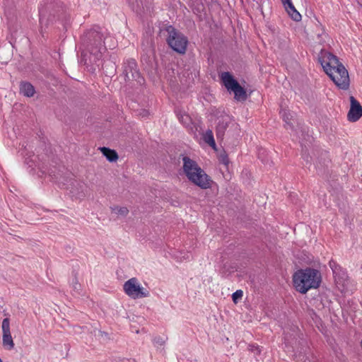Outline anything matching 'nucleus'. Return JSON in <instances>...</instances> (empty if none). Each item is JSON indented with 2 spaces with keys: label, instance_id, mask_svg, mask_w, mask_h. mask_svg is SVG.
<instances>
[{
  "label": "nucleus",
  "instance_id": "obj_1",
  "mask_svg": "<svg viewBox=\"0 0 362 362\" xmlns=\"http://www.w3.org/2000/svg\"><path fill=\"white\" fill-rule=\"evenodd\" d=\"M107 34L99 26H95L87 30L81 37V62L84 64L95 63L106 51L105 40Z\"/></svg>",
  "mask_w": 362,
  "mask_h": 362
},
{
  "label": "nucleus",
  "instance_id": "obj_2",
  "mask_svg": "<svg viewBox=\"0 0 362 362\" xmlns=\"http://www.w3.org/2000/svg\"><path fill=\"white\" fill-rule=\"evenodd\" d=\"M320 272L315 269H299L293 276V286L296 291L305 293L312 288H317L321 283Z\"/></svg>",
  "mask_w": 362,
  "mask_h": 362
},
{
  "label": "nucleus",
  "instance_id": "obj_3",
  "mask_svg": "<svg viewBox=\"0 0 362 362\" xmlns=\"http://www.w3.org/2000/svg\"><path fill=\"white\" fill-rule=\"evenodd\" d=\"M328 59L329 62H322L325 71L337 87L342 90H347L349 87V76L347 70L339 62L335 56L331 54Z\"/></svg>",
  "mask_w": 362,
  "mask_h": 362
},
{
  "label": "nucleus",
  "instance_id": "obj_4",
  "mask_svg": "<svg viewBox=\"0 0 362 362\" xmlns=\"http://www.w3.org/2000/svg\"><path fill=\"white\" fill-rule=\"evenodd\" d=\"M166 31L168 33L167 42L169 46L177 53L184 54L188 44L187 38L172 25L168 26Z\"/></svg>",
  "mask_w": 362,
  "mask_h": 362
},
{
  "label": "nucleus",
  "instance_id": "obj_5",
  "mask_svg": "<svg viewBox=\"0 0 362 362\" xmlns=\"http://www.w3.org/2000/svg\"><path fill=\"white\" fill-rule=\"evenodd\" d=\"M221 79L226 88L234 93V98L236 100L245 101L247 99L246 90L234 78L230 73L228 71L221 73Z\"/></svg>",
  "mask_w": 362,
  "mask_h": 362
},
{
  "label": "nucleus",
  "instance_id": "obj_6",
  "mask_svg": "<svg viewBox=\"0 0 362 362\" xmlns=\"http://www.w3.org/2000/svg\"><path fill=\"white\" fill-rule=\"evenodd\" d=\"M123 289L127 296L134 299L149 296V292L146 288L141 286L137 279L134 277L131 278L124 284Z\"/></svg>",
  "mask_w": 362,
  "mask_h": 362
},
{
  "label": "nucleus",
  "instance_id": "obj_7",
  "mask_svg": "<svg viewBox=\"0 0 362 362\" xmlns=\"http://www.w3.org/2000/svg\"><path fill=\"white\" fill-rule=\"evenodd\" d=\"M123 74L124 78L127 81H136L138 84L141 85L144 82V78L141 76L135 59H127L123 64Z\"/></svg>",
  "mask_w": 362,
  "mask_h": 362
},
{
  "label": "nucleus",
  "instance_id": "obj_8",
  "mask_svg": "<svg viewBox=\"0 0 362 362\" xmlns=\"http://www.w3.org/2000/svg\"><path fill=\"white\" fill-rule=\"evenodd\" d=\"M192 183L199 187L202 189H207L211 187L213 181L203 169H198L194 175L188 179Z\"/></svg>",
  "mask_w": 362,
  "mask_h": 362
},
{
  "label": "nucleus",
  "instance_id": "obj_9",
  "mask_svg": "<svg viewBox=\"0 0 362 362\" xmlns=\"http://www.w3.org/2000/svg\"><path fill=\"white\" fill-rule=\"evenodd\" d=\"M2 344L7 350H11L14 348V342L11 337L10 330V320L8 318H4L2 321Z\"/></svg>",
  "mask_w": 362,
  "mask_h": 362
},
{
  "label": "nucleus",
  "instance_id": "obj_10",
  "mask_svg": "<svg viewBox=\"0 0 362 362\" xmlns=\"http://www.w3.org/2000/svg\"><path fill=\"white\" fill-rule=\"evenodd\" d=\"M350 103L347 117L350 122H356L362 117V106L354 96H350Z\"/></svg>",
  "mask_w": 362,
  "mask_h": 362
},
{
  "label": "nucleus",
  "instance_id": "obj_11",
  "mask_svg": "<svg viewBox=\"0 0 362 362\" xmlns=\"http://www.w3.org/2000/svg\"><path fill=\"white\" fill-rule=\"evenodd\" d=\"M182 161L183 170L187 179H189L192 175H194L197 173V170L198 171V169H201L194 160L187 156H184L182 158Z\"/></svg>",
  "mask_w": 362,
  "mask_h": 362
},
{
  "label": "nucleus",
  "instance_id": "obj_12",
  "mask_svg": "<svg viewBox=\"0 0 362 362\" xmlns=\"http://www.w3.org/2000/svg\"><path fill=\"white\" fill-rule=\"evenodd\" d=\"M281 1L291 18L295 21H300L301 20V15L294 7L291 0H281Z\"/></svg>",
  "mask_w": 362,
  "mask_h": 362
},
{
  "label": "nucleus",
  "instance_id": "obj_13",
  "mask_svg": "<svg viewBox=\"0 0 362 362\" xmlns=\"http://www.w3.org/2000/svg\"><path fill=\"white\" fill-rule=\"evenodd\" d=\"M50 8L51 4H47L45 6H41L39 8L40 23L42 28L44 25L47 27L49 21H52V20L47 17V13Z\"/></svg>",
  "mask_w": 362,
  "mask_h": 362
},
{
  "label": "nucleus",
  "instance_id": "obj_14",
  "mask_svg": "<svg viewBox=\"0 0 362 362\" xmlns=\"http://www.w3.org/2000/svg\"><path fill=\"white\" fill-rule=\"evenodd\" d=\"M229 118L228 117H222L218 119V122L216 125V136L218 139H222L225 132L228 127Z\"/></svg>",
  "mask_w": 362,
  "mask_h": 362
},
{
  "label": "nucleus",
  "instance_id": "obj_15",
  "mask_svg": "<svg viewBox=\"0 0 362 362\" xmlns=\"http://www.w3.org/2000/svg\"><path fill=\"white\" fill-rule=\"evenodd\" d=\"M35 88L29 82H22L20 84V93L24 96L30 98L35 94Z\"/></svg>",
  "mask_w": 362,
  "mask_h": 362
},
{
  "label": "nucleus",
  "instance_id": "obj_16",
  "mask_svg": "<svg viewBox=\"0 0 362 362\" xmlns=\"http://www.w3.org/2000/svg\"><path fill=\"white\" fill-rule=\"evenodd\" d=\"M329 267L332 269L335 279L338 276L339 280L344 279L346 274L342 271L341 267L334 260L329 262Z\"/></svg>",
  "mask_w": 362,
  "mask_h": 362
},
{
  "label": "nucleus",
  "instance_id": "obj_17",
  "mask_svg": "<svg viewBox=\"0 0 362 362\" xmlns=\"http://www.w3.org/2000/svg\"><path fill=\"white\" fill-rule=\"evenodd\" d=\"M103 156L110 162L116 161L118 159V155L115 150H112L107 147H102L100 148Z\"/></svg>",
  "mask_w": 362,
  "mask_h": 362
},
{
  "label": "nucleus",
  "instance_id": "obj_18",
  "mask_svg": "<svg viewBox=\"0 0 362 362\" xmlns=\"http://www.w3.org/2000/svg\"><path fill=\"white\" fill-rule=\"evenodd\" d=\"M177 117L180 122L185 127H188L191 124V118L185 112L181 110L175 111Z\"/></svg>",
  "mask_w": 362,
  "mask_h": 362
},
{
  "label": "nucleus",
  "instance_id": "obj_19",
  "mask_svg": "<svg viewBox=\"0 0 362 362\" xmlns=\"http://www.w3.org/2000/svg\"><path fill=\"white\" fill-rule=\"evenodd\" d=\"M204 141L212 148L216 147V143L214 139V134L211 130L209 129L203 135Z\"/></svg>",
  "mask_w": 362,
  "mask_h": 362
},
{
  "label": "nucleus",
  "instance_id": "obj_20",
  "mask_svg": "<svg viewBox=\"0 0 362 362\" xmlns=\"http://www.w3.org/2000/svg\"><path fill=\"white\" fill-rule=\"evenodd\" d=\"M111 210L113 213L121 216H126L129 213V209L125 206L119 207L116 206L111 207Z\"/></svg>",
  "mask_w": 362,
  "mask_h": 362
},
{
  "label": "nucleus",
  "instance_id": "obj_21",
  "mask_svg": "<svg viewBox=\"0 0 362 362\" xmlns=\"http://www.w3.org/2000/svg\"><path fill=\"white\" fill-rule=\"evenodd\" d=\"M280 114L281 115L283 120L286 122V124L287 126L291 127V124L290 123L291 115L290 112L286 110H283L282 111H281Z\"/></svg>",
  "mask_w": 362,
  "mask_h": 362
},
{
  "label": "nucleus",
  "instance_id": "obj_22",
  "mask_svg": "<svg viewBox=\"0 0 362 362\" xmlns=\"http://www.w3.org/2000/svg\"><path fill=\"white\" fill-rule=\"evenodd\" d=\"M243 296V291L242 290H237L232 295L233 300L235 303H237L238 300L240 299Z\"/></svg>",
  "mask_w": 362,
  "mask_h": 362
},
{
  "label": "nucleus",
  "instance_id": "obj_23",
  "mask_svg": "<svg viewBox=\"0 0 362 362\" xmlns=\"http://www.w3.org/2000/svg\"><path fill=\"white\" fill-rule=\"evenodd\" d=\"M165 343V339L161 337H156L153 339V344L157 347L163 346Z\"/></svg>",
  "mask_w": 362,
  "mask_h": 362
},
{
  "label": "nucleus",
  "instance_id": "obj_24",
  "mask_svg": "<svg viewBox=\"0 0 362 362\" xmlns=\"http://www.w3.org/2000/svg\"><path fill=\"white\" fill-rule=\"evenodd\" d=\"M220 160L221 162L224 164L225 165H227L229 163V159L228 158V156L224 154V155H221L220 156Z\"/></svg>",
  "mask_w": 362,
  "mask_h": 362
},
{
  "label": "nucleus",
  "instance_id": "obj_25",
  "mask_svg": "<svg viewBox=\"0 0 362 362\" xmlns=\"http://www.w3.org/2000/svg\"><path fill=\"white\" fill-rule=\"evenodd\" d=\"M250 350L257 354H260L261 350L259 346L257 345H250Z\"/></svg>",
  "mask_w": 362,
  "mask_h": 362
},
{
  "label": "nucleus",
  "instance_id": "obj_26",
  "mask_svg": "<svg viewBox=\"0 0 362 362\" xmlns=\"http://www.w3.org/2000/svg\"><path fill=\"white\" fill-rule=\"evenodd\" d=\"M361 345H362V341H361Z\"/></svg>",
  "mask_w": 362,
  "mask_h": 362
}]
</instances>
